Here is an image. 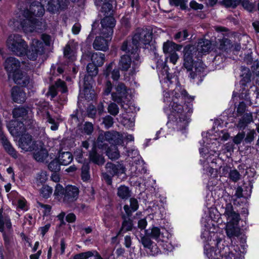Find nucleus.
Instances as JSON below:
<instances>
[{
    "instance_id": "nucleus-40",
    "label": "nucleus",
    "mask_w": 259,
    "mask_h": 259,
    "mask_svg": "<svg viewBox=\"0 0 259 259\" xmlns=\"http://www.w3.org/2000/svg\"><path fill=\"white\" fill-rule=\"evenodd\" d=\"M54 84L62 93H66L68 92L66 83L60 78L57 79Z\"/></svg>"
},
{
    "instance_id": "nucleus-1",
    "label": "nucleus",
    "mask_w": 259,
    "mask_h": 259,
    "mask_svg": "<svg viewBox=\"0 0 259 259\" xmlns=\"http://www.w3.org/2000/svg\"><path fill=\"white\" fill-rule=\"evenodd\" d=\"M177 90H174L175 94L168 106L170 112L167 113V110L164 109L168 119L166 125L170 130L169 132L176 131L185 134L191 121L194 98L184 89L179 90V92Z\"/></svg>"
},
{
    "instance_id": "nucleus-33",
    "label": "nucleus",
    "mask_w": 259,
    "mask_h": 259,
    "mask_svg": "<svg viewBox=\"0 0 259 259\" xmlns=\"http://www.w3.org/2000/svg\"><path fill=\"white\" fill-rule=\"evenodd\" d=\"M48 156V152L46 148H41L34 153L33 157L39 162H43Z\"/></svg>"
},
{
    "instance_id": "nucleus-34",
    "label": "nucleus",
    "mask_w": 259,
    "mask_h": 259,
    "mask_svg": "<svg viewBox=\"0 0 259 259\" xmlns=\"http://www.w3.org/2000/svg\"><path fill=\"white\" fill-rule=\"evenodd\" d=\"M189 36L188 29H183L181 31L176 32L174 35V39L178 42H181L182 41L186 40Z\"/></svg>"
},
{
    "instance_id": "nucleus-19",
    "label": "nucleus",
    "mask_w": 259,
    "mask_h": 259,
    "mask_svg": "<svg viewBox=\"0 0 259 259\" xmlns=\"http://www.w3.org/2000/svg\"><path fill=\"white\" fill-rule=\"evenodd\" d=\"M11 97L14 102L22 104L26 99V94L23 88L14 86L11 89Z\"/></svg>"
},
{
    "instance_id": "nucleus-52",
    "label": "nucleus",
    "mask_w": 259,
    "mask_h": 259,
    "mask_svg": "<svg viewBox=\"0 0 259 259\" xmlns=\"http://www.w3.org/2000/svg\"><path fill=\"white\" fill-rule=\"evenodd\" d=\"M47 180L48 176L45 172H41L40 174H38L36 178L37 185H39V184H41L42 186L43 185H45V183Z\"/></svg>"
},
{
    "instance_id": "nucleus-43",
    "label": "nucleus",
    "mask_w": 259,
    "mask_h": 259,
    "mask_svg": "<svg viewBox=\"0 0 259 259\" xmlns=\"http://www.w3.org/2000/svg\"><path fill=\"white\" fill-rule=\"evenodd\" d=\"M81 178L83 182H87L90 179V167L88 165H83L82 166L81 171Z\"/></svg>"
},
{
    "instance_id": "nucleus-14",
    "label": "nucleus",
    "mask_w": 259,
    "mask_h": 259,
    "mask_svg": "<svg viewBox=\"0 0 259 259\" xmlns=\"http://www.w3.org/2000/svg\"><path fill=\"white\" fill-rule=\"evenodd\" d=\"M116 92L111 93V97L113 101L118 104L123 102V99L127 97V90L125 84L123 82H119L115 87Z\"/></svg>"
},
{
    "instance_id": "nucleus-47",
    "label": "nucleus",
    "mask_w": 259,
    "mask_h": 259,
    "mask_svg": "<svg viewBox=\"0 0 259 259\" xmlns=\"http://www.w3.org/2000/svg\"><path fill=\"white\" fill-rule=\"evenodd\" d=\"M251 87L247 85V87H244L240 85V90L239 94V98L244 99H247L249 98V88Z\"/></svg>"
},
{
    "instance_id": "nucleus-24",
    "label": "nucleus",
    "mask_w": 259,
    "mask_h": 259,
    "mask_svg": "<svg viewBox=\"0 0 259 259\" xmlns=\"http://www.w3.org/2000/svg\"><path fill=\"white\" fill-rule=\"evenodd\" d=\"M63 56L67 59L68 63H72L76 59V52L69 44H66L64 48Z\"/></svg>"
},
{
    "instance_id": "nucleus-6",
    "label": "nucleus",
    "mask_w": 259,
    "mask_h": 259,
    "mask_svg": "<svg viewBox=\"0 0 259 259\" xmlns=\"http://www.w3.org/2000/svg\"><path fill=\"white\" fill-rule=\"evenodd\" d=\"M103 15L101 20L100 36L96 37L93 47L96 50L106 51L108 49V41L112 38L116 21L113 14Z\"/></svg>"
},
{
    "instance_id": "nucleus-26",
    "label": "nucleus",
    "mask_w": 259,
    "mask_h": 259,
    "mask_svg": "<svg viewBox=\"0 0 259 259\" xmlns=\"http://www.w3.org/2000/svg\"><path fill=\"white\" fill-rule=\"evenodd\" d=\"M132 58L130 55L121 56L118 63V68L121 71H127L131 67Z\"/></svg>"
},
{
    "instance_id": "nucleus-59",
    "label": "nucleus",
    "mask_w": 259,
    "mask_h": 259,
    "mask_svg": "<svg viewBox=\"0 0 259 259\" xmlns=\"http://www.w3.org/2000/svg\"><path fill=\"white\" fill-rule=\"evenodd\" d=\"M95 53H93L92 51L87 50L82 52L81 59L87 61H92L93 58V56Z\"/></svg>"
},
{
    "instance_id": "nucleus-4",
    "label": "nucleus",
    "mask_w": 259,
    "mask_h": 259,
    "mask_svg": "<svg viewBox=\"0 0 259 259\" xmlns=\"http://www.w3.org/2000/svg\"><path fill=\"white\" fill-rule=\"evenodd\" d=\"M105 142L111 143L114 146L116 145H121L123 142L119 133L117 132L107 131L100 133L97 139L93 141V147L89 152V158L91 162L98 165H102L104 163L105 159L103 153L104 150L108 148L107 144Z\"/></svg>"
},
{
    "instance_id": "nucleus-51",
    "label": "nucleus",
    "mask_w": 259,
    "mask_h": 259,
    "mask_svg": "<svg viewBox=\"0 0 259 259\" xmlns=\"http://www.w3.org/2000/svg\"><path fill=\"white\" fill-rule=\"evenodd\" d=\"M223 2L226 7L235 8L240 4L241 0H223Z\"/></svg>"
},
{
    "instance_id": "nucleus-16",
    "label": "nucleus",
    "mask_w": 259,
    "mask_h": 259,
    "mask_svg": "<svg viewBox=\"0 0 259 259\" xmlns=\"http://www.w3.org/2000/svg\"><path fill=\"white\" fill-rule=\"evenodd\" d=\"M11 212L12 210L10 208L3 212V208L1 207V232L14 231L9 214Z\"/></svg>"
},
{
    "instance_id": "nucleus-37",
    "label": "nucleus",
    "mask_w": 259,
    "mask_h": 259,
    "mask_svg": "<svg viewBox=\"0 0 259 259\" xmlns=\"http://www.w3.org/2000/svg\"><path fill=\"white\" fill-rule=\"evenodd\" d=\"M105 61V55L102 53H96L94 54L92 62L98 67L102 66Z\"/></svg>"
},
{
    "instance_id": "nucleus-53",
    "label": "nucleus",
    "mask_w": 259,
    "mask_h": 259,
    "mask_svg": "<svg viewBox=\"0 0 259 259\" xmlns=\"http://www.w3.org/2000/svg\"><path fill=\"white\" fill-rule=\"evenodd\" d=\"M234 226V225H232ZM227 235L230 237L236 236L238 237L240 235V230L238 228H235L232 226L230 228H227L226 230Z\"/></svg>"
},
{
    "instance_id": "nucleus-27",
    "label": "nucleus",
    "mask_w": 259,
    "mask_h": 259,
    "mask_svg": "<svg viewBox=\"0 0 259 259\" xmlns=\"http://www.w3.org/2000/svg\"><path fill=\"white\" fill-rule=\"evenodd\" d=\"M121 219H122V222L121 224V227L119 230V232H127L132 231L133 228L134 224L133 221L130 218H127L125 214L122 213Z\"/></svg>"
},
{
    "instance_id": "nucleus-35",
    "label": "nucleus",
    "mask_w": 259,
    "mask_h": 259,
    "mask_svg": "<svg viewBox=\"0 0 259 259\" xmlns=\"http://www.w3.org/2000/svg\"><path fill=\"white\" fill-rule=\"evenodd\" d=\"M39 192L40 196L43 198L48 199L52 194L53 188L48 185H43Z\"/></svg>"
},
{
    "instance_id": "nucleus-3",
    "label": "nucleus",
    "mask_w": 259,
    "mask_h": 259,
    "mask_svg": "<svg viewBox=\"0 0 259 259\" xmlns=\"http://www.w3.org/2000/svg\"><path fill=\"white\" fill-rule=\"evenodd\" d=\"M20 11L24 18L14 19V27L22 29L25 33L32 32L39 26V21L34 17H40L45 14V8L41 3L34 1L30 4L22 2Z\"/></svg>"
},
{
    "instance_id": "nucleus-30",
    "label": "nucleus",
    "mask_w": 259,
    "mask_h": 259,
    "mask_svg": "<svg viewBox=\"0 0 259 259\" xmlns=\"http://www.w3.org/2000/svg\"><path fill=\"white\" fill-rule=\"evenodd\" d=\"M219 40L220 42L219 49L220 50L227 53L231 51L233 46L230 39L224 36L223 38Z\"/></svg>"
},
{
    "instance_id": "nucleus-5",
    "label": "nucleus",
    "mask_w": 259,
    "mask_h": 259,
    "mask_svg": "<svg viewBox=\"0 0 259 259\" xmlns=\"http://www.w3.org/2000/svg\"><path fill=\"white\" fill-rule=\"evenodd\" d=\"M213 241L215 242V247L211 246V239H208V243L204 245V253L208 259H240L239 251L240 248L237 245L234 246L235 253H233L230 247L228 245L224 246L222 249L218 248L219 244L222 241V239L218 237V234H213Z\"/></svg>"
},
{
    "instance_id": "nucleus-61",
    "label": "nucleus",
    "mask_w": 259,
    "mask_h": 259,
    "mask_svg": "<svg viewBox=\"0 0 259 259\" xmlns=\"http://www.w3.org/2000/svg\"><path fill=\"white\" fill-rule=\"evenodd\" d=\"M246 106L244 101L239 102L237 107V112L238 115H241L245 111Z\"/></svg>"
},
{
    "instance_id": "nucleus-62",
    "label": "nucleus",
    "mask_w": 259,
    "mask_h": 259,
    "mask_svg": "<svg viewBox=\"0 0 259 259\" xmlns=\"http://www.w3.org/2000/svg\"><path fill=\"white\" fill-rule=\"evenodd\" d=\"M242 7L246 10L251 12L253 8V5L247 0H241L240 3Z\"/></svg>"
},
{
    "instance_id": "nucleus-48",
    "label": "nucleus",
    "mask_w": 259,
    "mask_h": 259,
    "mask_svg": "<svg viewBox=\"0 0 259 259\" xmlns=\"http://www.w3.org/2000/svg\"><path fill=\"white\" fill-rule=\"evenodd\" d=\"M108 112L111 115L115 116L119 113V107L115 103H111L108 107Z\"/></svg>"
},
{
    "instance_id": "nucleus-39",
    "label": "nucleus",
    "mask_w": 259,
    "mask_h": 259,
    "mask_svg": "<svg viewBox=\"0 0 259 259\" xmlns=\"http://www.w3.org/2000/svg\"><path fill=\"white\" fill-rule=\"evenodd\" d=\"M62 165L59 159L56 158L52 160L48 165L49 169L53 172H57L60 170V165Z\"/></svg>"
},
{
    "instance_id": "nucleus-38",
    "label": "nucleus",
    "mask_w": 259,
    "mask_h": 259,
    "mask_svg": "<svg viewBox=\"0 0 259 259\" xmlns=\"http://www.w3.org/2000/svg\"><path fill=\"white\" fill-rule=\"evenodd\" d=\"M165 58L164 62L163 69H165L166 66H167L166 63L168 61V60L170 63H171L173 64H175L179 59V56L176 52L170 53L169 54L167 55V56H165Z\"/></svg>"
},
{
    "instance_id": "nucleus-17",
    "label": "nucleus",
    "mask_w": 259,
    "mask_h": 259,
    "mask_svg": "<svg viewBox=\"0 0 259 259\" xmlns=\"http://www.w3.org/2000/svg\"><path fill=\"white\" fill-rule=\"evenodd\" d=\"M1 144L5 151L12 158L17 159L18 157V153L13 147L4 132L1 129Z\"/></svg>"
},
{
    "instance_id": "nucleus-57",
    "label": "nucleus",
    "mask_w": 259,
    "mask_h": 259,
    "mask_svg": "<svg viewBox=\"0 0 259 259\" xmlns=\"http://www.w3.org/2000/svg\"><path fill=\"white\" fill-rule=\"evenodd\" d=\"M113 85L110 80H107L106 82L105 86L103 91V94L104 96H108L111 94Z\"/></svg>"
},
{
    "instance_id": "nucleus-55",
    "label": "nucleus",
    "mask_w": 259,
    "mask_h": 259,
    "mask_svg": "<svg viewBox=\"0 0 259 259\" xmlns=\"http://www.w3.org/2000/svg\"><path fill=\"white\" fill-rule=\"evenodd\" d=\"M103 123L107 128H109L113 124V118L110 115H106L103 119Z\"/></svg>"
},
{
    "instance_id": "nucleus-54",
    "label": "nucleus",
    "mask_w": 259,
    "mask_h": 259,
    "mask_svg": "<svg viewBox=\"0 0 259 259\" xmlns=\"http://www.w3.org/2000/svg\"><path fill=\"white\" fill-rule=\"evenodd\" d=\"M65 188L60 184H57L55 187L54 195L56 196H64Z\"/></svg>"
},
{
    "instance_id": "nucleus-58",
    "label": "nucleus",
    "mask_w": 259,
    "mask_h": 259,
    "mask_svg": "<svg viewBox=\"0 0 259 259\" xmlns=\"http://www.w3.org/2000/svg\"><path fill=\"white\" fill-rule=\"evenodd\" d=\"M38 205L44 209L43 211L44 215H49L50 214L52 209V206L49 204H43L41 202H38Z\"/></svg>"
},
{
    "instance_id": "nucleus-32",
    "label": "nucleus",
    "mask_w": 259,
    "mask_h": 259,
    "mask_svg": "<svg viewBox=\"0 0 259 259\" xmlns=\"http://www.w3.org/2000/svg\"><path fill=\"white\" fill-rule=\"evenodd\" d=\"M131 192L127 186L121 185L117 188V196L122 199H127L131 196Z\"/></svg>"
},
{
    "instance_id": "nucleus-23",
    "label": "nucleus",
    "mask_w": 259,
    "mask_h": 259,
    "mask_svg": "<svg viewBox=\"0 0 259 259\" xmlns=\"http://www.w3.org/2000/svg\"><path fill=\"white\" fill-rule=\"evenodd\" d=\"M252 121V116L251 113H245L239 118L235 125L239 131H243L249 123Z\"/></svg>"
},
{
    "instance_id": "nucleus-31",
    "label": "nucleus",
    "mask_w": 259,
    "mask_h": 259,
    "mask_svg": "<svg viewBox=\"0 0 259 259\" xmlns=\"http://www.w3.org/2000/svg\"><path fill=\"white\" fill-rule=\"evenodd\" d=\"M58 158L63 165H67L73 160V156L70 152H63L60 153Z\"/></svg>"
},
{
    "instance_id": "nucleus-21",
    "label": "nucleus",
    "mask_w": 259,
    "mask_h": 259,
    "mask_svg": "<svg viewBox=\"0 0 259 259\" xmlns=\"http://www.w3.org/2000/svg\"><path fill=\"white\" fill-rule=\"evenodd\" d=\"M182 48L181 45L177 44L171 40H167L163 44L162 49L165 56L174 52L180 51Z\"/></svg>"
},
{
    "instance_id": "nucleus-15",
    "label": "nucleus",
    "mask_w": 259,
    "mask_h": 259,
    "mask_svg": "<svg viewBox=\"0 0 259 259\" xmlns=\"http://www.w3.org/2000/svg\"><path fill=\"white\" fill-rule=\"evenodd\" d=\"M224 214L227 217L228 224L234 225L238 223L240 220V215L234 210L233 205L231 203H226Z\"/></svg>"
},
{
    "instance_id": "nucleus-18",
    "label": "nucleus",
    "mask_w": 259,
    "mask_h": 259,
    "mask_svg": "<svg viewBox=\"0 0 259 259\" xmlns=\"http://www.w3.org/2000/svg\"><path fill=\"white\" fill-rule=\"evenodd\" d=\"M97 6H101V13L103 15H111L113 13V5L116 4V0H96L95 2Z\"/></svg>"
},
{
    "instance_id": "nucleus-60",
    "label": "nucleus",
    "mask_w": 259,
    "mask_h": 259,
    "mask_svg": "<svg viewBox=\"0 0 259 259\" xmlns=\"http://www.w3.org/2000/svg\"><path fill=\"white\" fill-rule=\"evenodd\" d=\"M130 205L133 211H136L139 208V203L137 199L134 197L131 198L130 199Z\"/></svg>"
},
{
    "instance_id": "nucleus-42",
    "label": "nucleus",
    "mask_w": 259,
    "mask_h": 259,
    "mask_svg": "<svg viewBox=\"0 0 259 259\" xmlns=\"http://www.w3.org/2000/svg\"><path fill=\"white\" fill-rule=\"evenodd\" d=\"M242 78L240 81V84L244 87H247V85H250L251 74L248 71L246 73H244L242 75Z\"/></svg>"
},
{
    "instance_id": "nucleus-25",
    "label": "nucleus",
    "mask_w": 259,
    "mask_h": 259,
    "mask_svg": "<svg viewBox=\"0 0 259 259\" xmlns=\"http://www.w3.org/2000/svg\"><path fill=\"white\" fill-rule=\"evenodd\" d=\"M105 142L107 144L108 148L104 150V151L106 152V155L111 160L117 159L120 156L119 152L117 147V145L114 146V145L111 143H109L107 142Z\"/></svg>"
},
{
    "instance_id": "nucleus-22",
    "label": "nucleus",
    "mask_w": 259,
    "mask_h": 259,
    "mask_svg": "<svg viewBox=\"0 0 259 259\" xmlns=\"http://www.w3.org/2000/svg\"><path fill=\"white\" fill-rule=\"evenodd\" d=\"M18 144L19 147L23 150L27 151L31 149V144L32 142V136L24 133L20 137Z\"/></svg>"
},
{
    "instance_id": "nucleus-9",
    "label": "nucleus",
    "mask_w": 259,
    "mask_h": 259,
    "mask_svg": "<svg viewBox=\"0 0 259 259\" xmlns=\"http://www.w3.org/2000/svg\"><path fill=\"white\" fill-rule=\"evenodd\" d=\"M6 46L10 52L17 56L24 57L27 54V43L19 34L10 35L7 39Z\"/></svg>"
},
{
    "instance_id": "nucleus-44",
    "label": "nucleus",
    "mask_w": 259,
    "mask_h": 259,
    "mask_svg": "<svg viewBox=\"0 0 259 259\" xmlns=\"http://www.w3.org/2000/svg\"><path fill=\"white\" fill-rule=\"evenodd\" d=\"M98 67L92 61L87 65V72L88 74L96 76L98 73Z\"/></svg>"
},
{
    "instance_id": "nucleus-36",
    "label": "nucleus",
    "mask_w": 259,
    "mask_h": 259,
    "mask_svg": "<svg viewBox=\"0 0 259 259\" xmlns=\"http://www.w3.org/2000/svg\"><path fill=\"white\" fill-rule=\"evenodd\" d=\"M59 0H49L47 3V10L51 13H55L59 11Z\"/></svg>"
},
{
    "instance_id": "nucleus-29",
    "label": "nucleus",
    "mask_w": 259,
    "mask_h": 259,
    "mask_svg": "<svg viewBox=\"0 0 259 259\" xmlns=\"http://www.w3.org/2000/svg\"><path fill=\"white\" fill-rule=\"evenodd\" d=\"M93 77L95 76L86 74L83 77V92L85 95H88L91 92L94 82Z\"/></svg>"
},
{
    "instance_id": "nucleus-56",
    "label": "nucleus",
    "mask_w": 259,
    "mask_h": 259,
    "mask_svg": "<svg viewBox=\"0 0 259 259\" xmlns=\"http://www.w3.org/2000/svg\"><path fill=\"white\" fill-rule=\"evenodd\" d=\"M189 5L190 10H202L204 8V6L202 4H199L195 0H192L189 3Z\"/></svg>"
},
{
    "instance_id": "nucleus-20",
    "label": "nucleus",
    "mask_w": 259,
    "mask_h": 259,
    "mask_svg": "<svg viewBox=\"0 0 259 259\" xmlns=\"http://www.w3.org/2000/svg\"><path fill=\"white\" fill-rule=\"evenodd\" d=\"M105 168L106 171L113 177H118L119 175L123 174L125 171V167L122 164H115L109 162L106 163Z\"/></svg>"
},
{
    "instance_id": "nucleus-2",
    "label": "nucleus",
    "mask_w": 259,
    "mask_h": 259,
    "mask_svg": "<svg viewBox=\"0 0 259 259\" xmlns=\"http://www.w3.org/2000/svg\"><path fill=\"white\" fill-rule=\"evenodd\" d=\"M211 41L205 38L198 40L196 45H188L183 50V66L190 72L189 77L195 79L201 77L204 71L203 63L200 58L210 52Z\"/></svg>"
},
{
    "instance_id": "nucleus-13",
    "label": "nucleus",
    "mask_w": 259,
    "mask_h": 259,
    "mask_svg": "<svg viewBox=\"0 0 259 259\" xmlns=\"http://www.w3.org/2000/svg\"><path fill=\"white\" fill-rule=\"evenodd\" d=\"M79 190L74 185H68L65 187V194L63 197V202L70 204L77 200L78 198Z\"/></svg>"
},
{
    "instance_id": "nucleus-46",
    "label": "nucleus",
    "mask_w": 259,
    "mask_h": 259,
    "mask_svg": "<svg viewBox=\"0 0 259 259\" xmlns=\"http://www.w3.org/2000/svg\"><path fill=\"white\" fill-rule=\"evenodd\" d=\"M94 131V126L92 122L87 121L84 123L83 126L82 133L91 136Z\"/></svg>"
},
{
    "instance_id": "nucleus-28",
    "label": "nucleus",
    "mask_w": 259,
    "mask_h": 259,
    "mask_svg": "<svg viewBox=\"0 0 259 259\" xmlns=\"http://www.w3.org/2000/svg\"><path fill=\"white\" fill-rule=\"evenodd\" d=\"M13 116L15 119H18L20 118L22 121L25 120V117H27L28 114V110L24 107L19 106L17 108H15L12 111Z\"/></svg>"
},
{
    "instance_id": "nucleus-45",
    "label": "nucleus",
    "mask_w": 259,
    "mask_h": 259,
    "mask_svg": "<svg viewBox=\"0 0 259 259\" xmlns=\"http://www.w3.org/2000/svg\"><path fill=\"white\" fill-rule=\"evenodd\" d=\"M145 232L146 235H149L151 238L154 239L159 238L160 234V230L157 227H153L150 231L149 230H146Z\"/></svg>"
},
{
    "instance_id": "nucleus-12",
    "label": "nucleus",
    "mask_w": 259,
    "mask_h": 259,
    "mask_svg": "<svg viewBox=\"0 0 259 259\" xmlns=\"http://www.w3.org/2000/svg\"><path fill=\"white\" fill-rule=\"evenodd\" d=\"M11 135L16 138L19 137L26 131L24 121L19 119L12 120L7 125Z\"/></svg>"
},
{
    "instance_id": "nucleus-41",
    "label": "nucleus",
    "mask_w": 259,
    "mask_h": 259,
    "mask_svg": "<svg viewBox=\"0 0 259 259\" xmlns=\"http://www.w3.org/2000/svg\"><path fill=\"white\" fill-rule=\"evenodd\" d=\"M94 256V250H89L74 254L73 259H89Z\"/></svg>"
},
{
    "instance_id": "nucleus-11",
    "label": "nucleus",
    "mask_w": 259,
    "mask_h": 259,
    "mask_svg": "<svg viewBox=\"0 0 259 259\" xmlns=\"http://www.w3.org/2000/svg\"><path fill=\"white\" fill-rule=\"evenodd\" d=\"M45 45L42 41L37 39H32L30 44L29 48L27 49V56L28 59L31 61L37 60L38 56H41L45 53Z\"/></svg>"
},
{
    "instance_id": "nucleus-49",
    "label": "nucleus",
    "mask_w": 259,
    "mask_h": 259,
    "mask_svg": "<svg viewBox=\"0 0 259 259\" xmlns=\"http://www.w3.org/2000/svg\"><path fill=\"white\" fill-rule=\"evenodd\" d=\"M141 243L144 248L150 249V246L153 245V242L151 240L149 235H146L141 238Z\"/></svg>"
},
{
    "instance_id": "nucleus-64",
    "label": "nucleus",
    "mask_w": 259,
    "mask_h": 259,
    "mask_svg": "<svg viewBox=\"0 0 259 259\" xmlns=\"http://www.w3.org/2000/svg\"><path fill=\"white\" fill-rule=\"evenodd\" d=\"M48 94L51 96L52 98L57 96L58 95V90L54 85V84L49 87Z\"/></svg>"
},
{
    "instance_id": "nucleus-10",
    "label": "nucleus",
    "mask_w": 259,
    "mask_h": 259,
    "mask_svg": "<svg viewBox=\"0 0 259 259\" xmlns=\"http://www.w3.org/2000/svg\"><path fill=\"white\" fill-rule=\"evenodd\" d=\"M5 248V255L2 252L3 245L1 243V259H13L15 235L14 231L1 232Z\"/></svg>"
},
{
    "instance_id": "nucleus-50",
    "label": "nucleus",
    "mask_w": 259,
    "mask_h": 259,
    "mask_svg": "<svg viewBox=\"0 0 259 259\" xmlns=\"http://www.w3.org/2000/svg\"><path fill=\"white\" fill-rule=\"evenodd\" d=\"M229 177L231 180L236 182L240 179V174L237 169H235L230 170L229 172Z\"/></svg>"
},
{
    "instance_id": "nucleus-7",
    "label": "nucleus",
    "mask_w": 259,
    "mask_h": 259,
    "mask_svg": "<svg viewBox=\"0 0 259 259\" xmlns=\"http://www.w3.org/2000/svg\"><path fill=\"white\" fill-rule=\"evenodd\" d=\"M5 68L8 77L21 87H26L30 82V77L21 68L20 61L15 57H10L6 59L4 63Z\"/></svg>"
},
{
    "instance_id": "nucleus-63",
    "label": "nucleus",
    "mask_w": 259,
    "mask_h": 259,
    "mask_svg": "<svg viewBox=\"0 0 259 259\" xmlns=\"http://www.w3.org/2000/svg\"><path fill=\"white\" fill-rule=\"evenodd\" d=\"M255 132L254 131H250L248 133L244 139V141L246 144H250L254 138Z\"/></svg>"
},
{
    "instance_id": "nucleus-8",
    "label": "nucleus",
    "mask_w": 259,
    "mask_h": 259,
    "mask_svg": "<svg viewBox=\"0 0 259 259\" xmlns=\"http://www.w3.org/2000/svg\"><path fill=\"white\" fill-rule=\"evenodd\" d=\"M152 38V33L143 28H138L131 39L123 41L121 50L127 53L135 55L140 44L149 45Z\"/></svg>"
}]
</instances>
